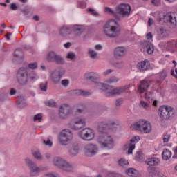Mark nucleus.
<instances>
[{"label": "nucleus", "mask_w": 177, "mask_h": 177, "mask_svg": "<svg viewBox=\"0 0 177 177\" xmlns=\"http://www.w3.org/2000/svg\"><path fill=\"white\" fill-rule=\"evenodd\" d=\"M10 95H16V90L15 88H10Z\"/></svg>", "instance_id": "nucleus-64"}, {"label": "nucleus", "mask_w": 177, "mask_h": 177, "mask_svg": "<svg viewBox=\"0 0 177 177\" xmlns=\"http://www.w3.org/2000/svg\"><path fill=\"white\" fill-rule=\"evenodd\" d=\"M10 8L12 10H17V6L15 3H11Z\"/></svg>", "instance_id": "nucleus-59"}, {"label": "nucleus", "mask_w": 177, "mask_h": 177, "mask_svg": "<svg viewBox=\"0 0 177 177\" xmlns=\"http://www.w3.org/2000/svg\"><path fill=\"white\" fill-rule=\"evenodd\" d=\"M102 32L108 38H118L121 35V26L115 20L109 19L104 24Z\"/></svg>", "instance_id": "nucleus-3"}, {"label": "nucleus", "mask_w": 177, "mask_h": 177, "mask_svg": "<svg viewBox=\"0 0 177 177\" xmlns=\"http://www.w3.org/2000/svg\"><path fill=\"white\" fill-rule=\"evenodd\" d=\"M147 171L149 174H151V175H156V174H157V170H156V168L151 166L148 167Z\"/></svg>", "instance_id": "nucleus-47"}, {"label": "nucleus", "mask_w": 177, "mask_h": 177, "mask_svg": "<svg viewBox=\"0 0 177 177\" xmlns=\"http://www.w3.org/2000/svg\"><path fill=\"white\" fill-rule=\"evenodd\" d=\"M116 15L121 17H127L131 15V6L127 3H121L116 7Z\"/></svg>", "instance_id": "nucleus-13"}, {"label": "nucleus", "mask_w": 177, "mask_h": 177, "mask_svg": "<svg viewBox=\"0 0 177 177\" xmlns=\"http://www.w3.org/2000/svg\"><path fill=\"white\" fill-rule=\"evenodd\" d=\"M59 35L62 37H67V35H70L71 34V31L70 30V27L67 26H63L59 29Z\"/></svg>", "instance_id": "nucleus-25"}, {"label": "nucleus", "mask_w": 177, "mask_h": 177, "mask_svg": "<svg viewBox=\"0 0 177 177\" xmlns=\"http://www.w3.org/2000/svg\"><path fill=\"white\" fill-rule=\"evenodd\" d=\"M106 84H118L120 82V77L113 75L105 80Z\"/></svg>", "instance_id": "nucleus-30"}, {"label": "nucleus", "mask_w": 177, "mask_h": 177, "mask_svg": "<svg viewBox=\"0 0 177 177\" xmlns=\"http://www.w3.org/2000/svg\"><path fill=\"white\" fill-rule=\"evenodd\" d=\"M146 37H147V39L150 40V39H151L153 38V35H151V32H148L147 34Z\"/></svg>", "instance_id": "nucleus-63"}, {"label": "nucleus", "mask_w": 177, "mask_h": 177, "mask_svg": "<svg viewBox=\"0 0 177 177\" xmlns=\"http://www.w3.org/2000/svg\"><path fill=\"white\" fill-rule=\"evenodd\" d=\"M142 158H143V152L142 151H138L136 153L135 160H136L137 161H140Z\"/></svg>", "instance_id": "nucleus-43"}, {"label": "nucleus", "mask_w": 177, "mask_h": 177, "mask_svg": "<svg viewBox=\"0 0 177 177\" xmlns=\"http://www.w3.org/2000/svg\"><path fill=\"white\" fill-rule=\"evenodd\" d=\"M145 98L146 100L149 102V103H153V100H154V96H153V93L147 92L145 93Z\"/></svg>", "instance_id": "nucleus-35"}, {"label": "nucleus", "mask_w": 177, "mask_h": 177, "mask_svg": "<svg viewBox=\"0 0 177 177\" xmlns=\"http://www.w3.org/2000/svg\"><path fill=\"white\" fill-rule=\"evenodd\" d=\"M46 106H48V107H55L56 106V102L55 101L50 100L48 101L45 102Z\"/></svg>", "instance_id": "nucleus-45"}, {"label": "nucleus", "mask_w": 177, "mask_h": 177, "mask_svg": "<svg viewBox=\"0 0 177 177\" xmlns=\"http://www.w3.org/2000/svg\"><path fill=\"white\" fill-rule=\"evenodd\" d=\"M159 113L160 114V118L161 121L165 120H170L175 117V109L171 106L163 105L159 108Z\"/></svg>", "instance_id": "nucleus-9"}, {"label": "nucleus", "mask_w": 177, "mask_h": 177, "mask_svg": "<svg viewBox=\"0 0 177 177\" xmlns=\"http://www.w3.org/2000/svg\"><path fill=\"white\" fill-rule=\"evenodd\" d=\"M99 136L97 138V143L102 149L111 150L114 147V140L111 136L108 134L110 125L107 122H101L97 126Z\"/></svg>", "instance_id": "nucleus-2"}, {"label": "nucleus", "mask_w": 177, "mask_h": 177, "mask_svg": "<svg viewBox=\"0 0 177 177\" xmlns=\"http://www.w3.org/2000/svg\"><path fill=\"white\" fill-rule=\"evenodd\" d=\"M17 106L20 109H23L27 106V102H26V98L24 96H19L17 100Z\"/></svg>", "instance_id": "nucleus-28"}, {"label": "nucleus", "mask_w": 177, "mask_h": 177, "mask_svg": "<svg viewBox=\"0 0 177 177\" xmlns=\"http://www.w3.org/2000/svg\"><path fill=\"white\" fill-rule=\"evenodd\" d=\"M158 35L160 38H164L165 37H167V30L164 29V28H160L158 31Z\"/></svg>", "instance_id": "nucleus-37"}, {"label": "nucleus", "mask_w": 177, "mask_h": 177, "mask_svg": "<svg viewBox=\"0 0 177 177\" xmlns=\"http://www.w3.org/2000/svg\"><path fill=\"white\" fill-rule=\"evenodd\" d=\"M134 129L140 131L142 133H150L151 132V124L145 120H140L134 124Z\"/></svg>", "instance_id": "nucleus-10"}, {"label": "nucleus", "mask_w": 177, "mask_h": 177, "mask_svg": "<svg viewBox=\"0 0 177 177\" xmlns=\"http://www.w3.org/2000/svg\"><path fill=\"white\" fill-rule=\"evenodd\" d=\"M112 73H114V69H106L103 72V75L107 77V75H109V74H111Z\"/></svg>", "instance_id": "nucleus-53"}, {"label": "nucleus", "mask_w": 177, "mask_h": 177, "mask_svg": "<svg viewBox=\"0 0 177 177\" xmlns=\"http://www.w3.org/2000/svg\"><path fill=\"white\" fill-rule=\"evenodd\" d=\"M46 177H60L57 173H47L44 174Z\"/></svg>", "instance_id": "nucleus-52"}, {"label": "nucleus", "mask_w": 177, "mask_h": 177, "mask_svg": "<svg viewBox=\"0 0 177 177\" xmlns=\"http://www.w3.org/2000/svg\"><path fill=\"white\" fill-rule=\"evenodd\" d=\"M105 12L106 13H109V15H111L115 17V19H117V20H120V16L117 15V9L115 8V11H113L110 8L106 7L105 8Z\"/></svg>", "instance_id": "nucleus-32"}, {"label": "nucleus", "mask_w": 177, "mask_h": 177, "mask_svg": "<svg viewBox=\"0 0 177 177\" xmlns=\"http://www.w3.org/2000/svg\"><path fill=\"white\" fill-rule=\"evenodd\" d=\"M28 77L31 81H35L37 78V73H30V69L24 67H21L17 71L16 80L20 86H26L28 84Z\"/></svg>", "instance_id": "nucleus-4"}, {"label": "nucleus", "mask_w": 177, "mask_h": 177, "mask_svg": "<svg viewBox=\"0 0 177 177\" xmlns=\"http://www.w3.org/2000/svg\"><path fill=\"white\" fill-rule=\"evenodd\" d=\"M87 10L88 13H90V15H93V16H99V14L92 8H88L87 9Z\"/></svg>", "instance_id": "nucleus-54"}, {"label": "nucleus", "mask_w": 177, "mask_h": 177, "mask_svg": "<svg viewBox=\"0 0 177 177\" xmlns=\"http://www.w3.org/2000/svg\"><path fill=\"white\" fill-rule=\"evenodd\" d=\"M106 177H122V175L114 171H109L106 174Z\"/></svg>", "instance_id": "nucleus-42"}, {"label": "nucleus", "mask_w": 177, "mask_h": 177, "mask_svg": "<svg viewBox=\"0 0 177 177\" xmlns=\"http://www.w3.org/2000/svg\"><path fill=\"white\" fill-rule=\"evenodd\" d=\"M78 136L82 140L91 142L95 138V131L91 128H85L78 132Z\"/></svg>", "instance_id": "nucleus-11"}, {"label": "nucleus", "mask_w": 177, "mask_h": 177, "mask_svg": "<svg viewBox=\"0 0 177 177\" xmlns=\"http://www.w3.org/2000/svg\"><path fill=\"white\" fill-rule=\"evenodd\" d=\"M122 98H119L118 100H116L115 101V107H120V106H121V104H122Z\"/></svg>", "instance_id": "nucleus-57"}, {"label": "nucleus", "mask_w": 177, "mask_h": 177, "mask_svg": "<svg viewBox=\"0 0 177 177\" xmlns=\"http://www.w3.org/2000/svg\"><path fill=\"white\" fill-rule=\"evenodd\" d=\"M25 163L30 171L31 176H35V175H38V174H39V172L41 171V168L37 167V164L32 161V160L30 159V158H25Z\"/></svg>", "instance_id": "nucleus-14"}, {"label": "nucleus", "mask_w": 177, "mask_h": 177, "mask_svg": "<svg viewBox=\"0 0 177 177\" xmlns=\"http://www.w3.org/2000/svg\"><path fill=\"white\" fill-rule=\"evenodd\" d=\"M70 114H73V109L68 104H63L59 107V117L61 120H66Z\"/></svg>", "instance_id": "nucleus-16"}, {"label": "nucleus", "mask_w": 177, "mask_h": 177, "mask_svg": "<svg viewBox=\"0 0 177 177\" xmlns=\"http://www.w3.org/2000/svg\"><path fill=\"white\" fill-rule=\"evenodd\" d=\"M60 83H61V85H62V86L67 88V86H68V84H70V81H68V80L67 79H65V80H61Z\"/></svg>", "instance_id": "nucleus-49"}, {"label": "nucleus", "mask_w": 177, "mask_h": 177, "mask_svg": "<svg viewBox=\"0 0 177 177\" xmlns=\"http://www.w3.org/2000/svg\"><path fill=\"white\" fill-rule=\"evenodd\" d=\"M33 121L34 122H42V114L37 113V115H35L33 117Z\"/></svg>", "instance_id": "nucleus-40"}, {"label": "nucleus", "mask_w": 177, "mask_h": 177, "mask_svg": "<svg viewBox=\"0 0 177 177\" xmlns=\"http://www.w3.org/2000/svg\"><path fill=\"white\" fill-rule=\"evenodd\" d=\"M39 88L41 92H47L48 91V81H45L39 84Z\"/></svg>", "instance_id": "nucleus-34"}, {"label": "nucleus", "mask_w": 177, "mask_h": 177, "mask_svg": "<svg viewBox=\"0 0 177 177\" xmlns=\"http://www.w3.org/2000/svg\"><path fill=\"white\" fill-rule=\"evenodd\" d=\"M73 138V131H71L68 129H65L60 131L58 136V142L62 146H68V145H70V143H71Z\"/></svg>", "instance_id": "nucleus-6"}, {"label": "nucleus", "mask_w": 177, "mask_h": 177, "mask_svg": "<svg viewBox=\"0 0 177 177\" xmlns=\"http://www.w3.org/2000/svg\"><path fill=\"white\" fill-rule=\"evenodd\" d=\"M38 67V64H37V62H33V63H30L28 64V67H26L27 68H31V70H35V68H37Z\"/></svg>", "instance_id": "nucleus-48"}, {"label": "nucleus", "mask_w": 177, "mask_h": 177, "mask_svg": "<svg viewBox=\"0 0 177 177\" xmlns=\"http://www.w3.org/2000/svg\"><path fill=\"white\" fill-rule=\"evenodd\" d=\"M53 164L54 167L65 172H73L74 171L73 164L60 156L54 157Z\"/></svg>", "instance_id": "nucleus-5"}, {"label": "nucleus", "mask_w": 177, "mask_h": 177, "mask_svg": "<svg viewBox=\"0 0 177 177\" xmlns=\"http://www.w3.org/2000/svg\"><path fill=\"white\" fill-rule=\"evenodd\" d=\"M167 75H168V72H167V71L163 70L160 72V77L162 80H165V78H167Z\"/></svg>", "instance_id": "nucleus-51"}, {"label": "nucleus", "mask_w": 177, "mask_h": 177, "mask_svg": "<svg viewBox=\"0 0 177 177\" xmlns=\"http://www.w3.org/2000/svg\"><path fill=\"white\" fill-rule=\"evenodd\" d=\"M169 138H171V135H169V134L164 135V136H163L164 143H168V142H169Z\"/></svg>", "instance_id": "nucleus-55"}, {"label": "nucleus", "mask_w": 177, "mask_h": 177, "mask_svg": "<svg viewBox=\"0 0 177 177\" xmlns=\"http://www.w3.org/2000/svg\"><path fill=\"white\" fill-rule=\"evenodd\" d=\"M145 162L147 165H151V167H153L154 165H158V164H160V160L157 158H151L147 159Z\"/></svg>", "instance_id": "nucleus-27"}, {"label": "nucleus", "mask_w": 177, "mask_h": 177, "mask_svg": "<svg viewBox=\"0 0 177 177\" xmlns=\"http://www.w3.org/2000/svg\"><path fill=\"white\" fill-rule=\"evenodd\" d=\"M108 124L110 127V129H111L112 127H118V125H120V121L117 119H110L108 122Z\"/></svg>", "instance_id": "nucleus-33"}, {"label": "nucleus", "mask_w": 177, "mask_h": 177, "mask_svg": "<svg viewBox=\"0 0 177 177\" xmlns=\"http://www.w3.org/2000/svg\"><path fill=\"white\" fill-rule=\"evenodd\" d=\"M42 142H43L44 145H45L46 146H48L49 147H52V146L53 145V143L49 138H47L46 140H42Z\"/></svg>", "instance_id": "nucleus-44"}, {"label": "nucleus", "mask_w": 177, "mask_h": 177, "mask_svg": "<svg viewBox=\"0 0 177 177\" xmlns=\"http://www.w3.org/2000/svg\"><path fill=\"white\" fill-rule=\"evenodd\" d=\"M32 155L34 158H35V160H37V161H42L44 160V156H42V154L41 153V151H39V149L32 150Z\"/></svg>", "instance_id": "nucleus-26"}, {"label": "nucleus", "mask_w": 177, "mask_h": 177, "mask_svg": "<svg viewBox=\"0 0 177 177\" xmlns=\"http://www.w3.org/2000/svg\"><path fill=\"white\" fill-rule=\"evenodd\" d=\"M78 153H80V145L78 144H73L68 150L69 156L71 157H75L78 156Z\"/></svg>", "instance_id": "nucleus-23"}, {"label": "nucleus", "mask_w": 177, "mask_h": 177, "mask_svg": "<svg viewBox=\"0 0 177 177\" xmlns=\"http://www.w3.org/2000/svg\"><path fill=\"white\" fill-rule=\"evenodd\" d=\"M113 67H115V68H122L124 66V61L121 60V61H118L117 62L113 63Z\"/></svg>", "instance_id": "nucleus-38"}, {"label": "nucleus", "mask_w": 177, "mask_h": 177, "mask_svg": "<svg viewBox=\"0 0 177 177\" xmlns=\"http://www.w3.org/2000/svg\"><path fill=\"white\" fill-rule=\"evenodd\" d=\"M84 77L87 81H90V82H93V84H97L100 88H103L104 91H105L106 97H113L122 95L127 89H129V85L113 88L112 86L99 82L100 75L97 72H88L85 73Z\"/></svg>", "instance_id": "nucleus-1"}, {"label": "nucleus", "mask_w": 177, "mask_h": 177, "mask_svg": "<svg viewBox=\"0 0 177 177\" xmlns=\"http://www.w3.org/2000/svg\"><path fill=\"white\" fill-rule=\"evenodd\" d=\"M85 31L86 28L84 25H75L73 28V35L77 37H81Z\"/></svg>", "instance_id": "nucleus-20"}, {"label": "nucleus", "mask_w": 177, "mask_h": 177, "mask_svg": "<svg viewBox=\"0 0 177 177\" xmlns=\"http://www.w3.org/2000/svg\"><path fill=\"white\" fill-rule=\"evenodd\" d=\"M154 24V20L153 18H149L148 20V26H153Z\"/></svg>", "instance_id": "nucleus-62"}, {"label": "nucleus", "mask_w": 177, "mask_h": 177, "mask_svg": "<svg viewBox=\"0 0 177 177\" xmlns=\"http://www.w3.org/2000/svg\"><path fill=\"white\" fill-rule=\"evenodd\" d=\"M97 146L95 144L88 143L84 146V153L86 157H93L96 156L98 151Z\"/></svg>", "instance_id": "nucleus-15"}, {"label": "nucleus", "mask_w": 177, "mask_h": 177, "mask_svg": "<svg viewBox=\"0 0 177 177\" xmlns=\"http://www.w3.org/2000/svg\"><path fill=\"white\" fill-rule=\"evenodd\" d=\"M133 177H142V174L139 173V171L133 169Z\"/></svg>", "instance_id": "nucleus-58"}, {"label": "nucleus", "mask_w": 177, "mask_h": 177, "mask_svg": "<svg viewBox=\"0 0 177 177\" xmlns=\"http://www.w3.org/2000/svg\"><path fill=\"white\" fill-rule=\"evenodd\" d=\"M158 23H160V24H164L165 22H164L163 17L159 16L158 18Z\"/></svg>", "instance_id": "nucleus-61"}, {"label": "nucleus", "mask_w": 177, "mask_h": 177, "mask_svg": "<svg viewBox=\"0 0 177 177\" xmlns=\"http://www.w3.org/2000/svg\"><path fill=\"white\" fill-rule=\"evenodd\" d=\"M88 55L91 59H96L97 57V53L92 48H88Z\"/></svg>", "instance_id": "nucleus-36"}, {"label": "nucleus", "mask_w": 177, "mask_h": 177, "mask_svg": "<svg viewBox=\"0 0 177 177\" xmlns=\"http://www.w3.org/2000/svg\"><path fill=\"white\" fill-rule=\"evenodd\" d=\"M14 57L15 59H21L24 57V54L23 53V50L20 48H17L14 52Z\"/></svg>", "instance_id": "nucleus-31"}, {"label": "nucleus", "mask_w": 177, "mask_h": 177, "mask_svg": "<svg viewBox=\"0 0 177 177\" xmlns=\"http://www.w3.org/2000/svg\"><path fill=\"white\" fill-rule=\"evenodd\" d=\"M172 157V152L168 149H165L162 152V160L167 161Z\"/></svg>", "instance_id": "nucleus-29"}, {"label": "nucleus", "mask_w": 177, "mask_h": 177, "mask_svg": "<svg viewBox=\"0 0 177 177\" xmlns=\"http://www.w3.org/2000/svg\"><path fill=\"white\" fill-rule=\"evenodd\" d=\"M44 158L46 160H50V158H52V154L50 153H46L44 155Z\"/></svg>", "instance_id": "nucleus-60"}, {"label": "nucleus", "mask_w": 177, "mask_h": 177, "mask_svg": "<svg viewBox=\"0 0 177 177\" xmlns=\"http://www.w3.org/2000/svg\"><path fill=\"white\" fill-rule=\"evenodd\" d=\"M127 53V48L124 46H118L114 49V57L115 59H122Z\"/></svg>", "instance_id": "nucleus-19"}, {"label": "nucleus", "mask_w": 177, "mask_h": 177, "mask_svg": "<svg viewBox=\"0 0 177 177\" xmlns=\"http://www.w3.org/2000/svg\"><path fill=\"white\" fill-rule=\"evenodd\" d=\"M46 59L48 63H55L57 66H64L66 64L64 57L53 50L47 53Z\"/></svg>", "instance_id": "nucleus-7"}, {"label": "nucleus", "mask_w": 177, "mask_h": 177, "mask_svg": "<svg viewBox=\"0 0 177 177\" xmlns=\"http://www.w3.org/2000/svg\"><path fill=\"white\" fill-rule=\"evenodd\" d=\"M126 173L129 176H133V168H129L127 170H126Z\"/></svg>", "instance_id": "nucleus-56"}, {"label": "nucleus", "mask_w": 177, "mask_h": 177, "mask_svg": "<svg viewBox=\"0 0 177 177\" xmlns=\"http://www.w3.org/2000/svg\"><path fill=\"white\" fill-rule=\"evenodd\" d=\"M86 125V122L85 118L82 117L75 118L71 120L70 128L73 131H79V129H82Z\"/></svg>", "instance_id": "nucleus-12"}, {"label": "nucleus", "mask_w": 177, "mask_h": 177, "mask_svg": "<svg viewBox=\"0 0 177 177\" xmlns=\"http://www.w3.org/2000/svg\"><path fill=\"white\" fill-rule=\"evenodd\" d=\"M78 93H80L82 96H91V95H92L91 92L83 90H79Z\"/></svg>", "instance_id": "nucleus-46"}, {"label": "nucleus", "mask_w": 177, "mask_h": 177, "mask_svg": "<svg viewBox=\"0 0 177 177\" xmlns=\"http://www.w3.org/2000/svg\"><path fill=\"white\" fill-rule=\"evenodd\" d=\"M66 59H70L72 62L77 59V55L73 52H68L66 56Z\"/></svg>", "instance_id": "nucleus-39"}, {"label": "nucleus", "mask_w": 177, "mask_h": 177, "mask_svg": "<svg viewBox=\"0 0 177 177\" xmlns=\"http://www.w3.org/2000/svg\"><path fill=\"white\" fill-rule=\"evenodd\" d=\"M162 17L164 23H169L171 28L176 27V17H173L171 13H167Z\"/></svg>", "instance_id": "nucleus-18"}, {"label": "nucleus", "mask_w": 177, "mask_h": 177, "mask_svg": "<svg viewBox=\"0 0 177 177\" xmlns=\"http://www.w3.org/2000/svg\"><path fill=\"white\" fill-rule=\"evenodd\" d=\"M123 150H128L127 154H132L133 151V138H131L129 142L124 145Z\"/></svg>", "instance_id": "nucleus-24"}, {"label": "nucleus", "mask_w": 177, "mask_h": 177, "mask_svg": "<svg viewBox=\"0 0 177 177\" xmlns=\"http://www.w3.org/2000/svg\"><path fill=\"white\" fill-rule=\"evenodd\" d=\"M64 74H66V69L63 67H59L58 69H55L50 72L49 78L54 85H59Z\"/></svg>", "instance_id": "nucleus-8"}, {"label": "nucleus", "mask_w": 177, "mask_h": 177, "mask_svg": "<svg viewBox=\"0 0 177 177\" xmlns=\"http://www.w3.org/2000/svg\"><path fill=\"white\" fill-rule=\"evenodd\" d=\"M140 106L143 109H145V110H147V109H149V104L145 101H140Z\"/></svg>", "instance_id": "nucleus-50"}, {"label": "nucleus", "mask_w": 177, "mask_h": 177, "mask_svg": "<svg viewBox=\"0 0 177 177\" xmlns=\"http://www.w3.org/2000/svg\"><path fill=\"white\" fill-rule=\"evenodd\" d=\"M150 84H151V81L149 80H144L141 82V84L138 86V91L139 93H143V92H146L149 88H150Z\"/></svg>", "instance_id": "nucleus-22"}, {"label": "nucleus", "mask_w": 177, "mask_h": 177, "mask_svg": "<svg viewBox=\"0 0 177 177\" xmlns=\"http://www.w3.org/2000/svg\"><path fill=\"white\" fill-rule=\"evenodd\" d=\"M118 164L120 167H125V165H128L129 164L125 158H122L118 161Z\"/></svg>", "instance_id": "nucleus-41"}, {"label": "nucleus", "mask_w": 177, "mask_h": 177, "mask_svg": "<svg viewBox=\"0 0 177 177\" xmlns=\"http://www.w3.org/2000/svg\"><path fill=\"white\" fill-rule=\"evenodd\" d=\"M140 48L143 53H147L148 55H151L154 52V47L150 41H144L141 42Z\"/></svg>", "instance_id": "nucleus-17"}, {"label": "nucleus", "mask_w": 177, "mask_h": 177, "mask_svg": "<svg viewBox=\"0 0 177 177\" xmlns=\"http://www.w3.org/2000/svg\"><path fill=\"white\" fill-rule=\"evenodd\" d=\"M136 67L141 73L147 71L150 68V62L147 59L140 61L137 64Z\"/></svg>", "instance_id": "nucleus-21"}]
</instances>
